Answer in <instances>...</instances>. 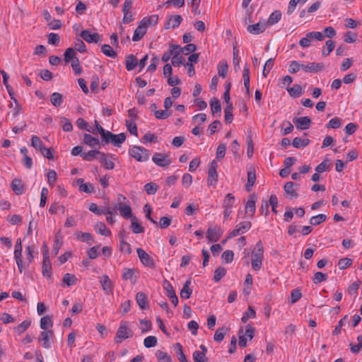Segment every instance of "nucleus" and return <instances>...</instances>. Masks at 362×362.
<instances>
[{
	"instance_id": "obj_1",
	"label": "nucleus",
	"mask_w": 362,
	"mask_h": 362,
	"mask_svg": "<svg viewBox=\"0 0 362 362\" xmlns=\"http://www.w3.org/2000/svg\"><path fill=\"white\" fill-rule=\"evenodd\" d=\"M264 259V247L261 240L258 241L255 247L252 252L251 264L252 268L255 271H259L262 268Z\"/></svg>"
},
{
	"instance_id": "obj_2",
	"label": "nucleus",
	"mask_w": 362,
	"mask_h": 362,
	"mask_svg": "<svg viewBox=\"0 0 362 362\" xmlns=\"http://www.w3.org/2000/svg\"><path fill=\"white\" fill-rule=\"evenodd\" d=\"M126 140V134L120 133L119 134H113L110 132H107L106 135L102 139L103 145L111 142L114 146L119 147L121 144Z\"/></svg>"
},
{
	"instance_id": "obj_3",
	"label": "nucleus",
	"mask_w": 362,
	"mask_h": 362,
	"mask_svg": "<svg viewBox=\"0 0 362 362\" xmlns=\"http://www.w3.org/2000/svg\"><path fill=\"white\" fill-rule=\"evenodd\" d=\"M131 332L128 327V322L126 321L121 322L115 337V342L119 344L123 340L129 338L132 336Z\"/></svg>"
},
{
	"instance_id": "obj_4",
	"label": "nucleus",
	"mask_w": 362,
	"mask_h": 362,
	"mask_svg": "<svg viewBox=\"0 0 362 362\" xmlns=\"http://www.w3.org/2000/svg\"><path fill=\"white\" fill-rule=\"evenodd\" d=\"M129 155L137 161L145 162L148 160L149 154L146 149L143 147L134 146L129 151Z\"/></svg>"
},
{
	"instance_id": "obj_5",
	"label": "nucleus",
	"mask_w": 362,
	"mask_h": 362,
	"mask_svg": "<svg viewBox=\"0 0 362 362\" xmlns=\"http://www.w3.org/2000/svg\"><path fill=\"white\" fill-rule=\"evenodd\" d=\"M218 163L216 160H212L210 163V168L208 170L207 183L209 186H215L218 182V173L216 169Z\"/></svg>"
},
{
	"instance_id": "obj_6",
	"label": "nucleus",
	"mask_w": 362,
	"mask_h": 362,
	"mask_svg": "<svg viewBox=\"0 0 362 362\" xmlns=\"http://www.w3.org/2000/svg\"><path fill=\"white\" fill-rule=\"evenodd\" d=\"M136 252L141 263L148 267L154 268L155 262L152 257L141 248H137Z\"/></svg>"
},
{
	"instance_id": "obj_7",
	"label": "nucleus",
	"mask_w": 362,
	"mask_h": 362,
	"mask_svg": "<svg viewBox=\"0 0 362 362\" xmlns=\"http://www.w3.org/2000/svg\"><path fill=\"white\" fill-rule=\"evenodd\" d=\"M152 160L160 167H165L171 163V160L168 156L160 153H155L152 157Z\"/></svg>"
},
{
	"instance_id": "obj_8",
	"label": "nucleus",
	"mask_w": 362,
	"mask_h": 362,
	"mask_svg": "<svg viewBox=\"0 0 362 362\" xmlns=\"http://www.w3.org/2000/svg\"><path fill=\"white\" fill-rule=\"evenodd\" d=\"M223 230L221 228H209L206 231V238L209 242H217L221 237Z\"/></svg>"
},
{
	"instance_id": "obj_9",
	"label": "nucleus",
	"mask_w": 362,
	"mask_h": 362,
	"mask_svg": "<svg viewBox=\"0 0 362 362\" xmlns=\"http://www.w3.org/2000/svg\"><path fill=\"white\" fill-rule=\"evenodd\" d=\"M293 122L295 124L298 129L305 130L310 127L311 119L308 116L294 117L293 119Z\"/></svg>"
},
{
	"instance_id": "obj_10",
	"label": "nucleus",
	"mask_w": 362,
	"mask_h": 362,
	"mask_svg": "<svg viewBox=\"0 0 362 362\" xmlns=\"http://www.w3.org/2000/svg\"><path fill=\"white\" fill-rule=\"evenodd\" d=\"M81 37L88 43H98L101 40V35L98 33L91 34L89 30H83L81 34Z\"/></svg>"
},
{
	"instance_id": "obj_11",
	"label": "nucleus",
	"mask_w": 362,
	"mask_h": 362,
	"mask_svg": "<svg viewBox=\"0 0 362 362\" xmlns=\"http://www.w3.org/2000/svg\"><path fill=\"white\" fill-rule=\"evenodd\" d=\"M54 337V332L52 330H45L41 332L39 337V341L42 343L44 348L48 349L50 347L51 344L49 339Z\"/></svg>"
},
{
	"instance_id": "obj_12",
	"label": "nucleus",
	"mask_w": 362,
	"mask_h": 362,
	"mask_svg": "<svg viewBox=\"0 0 362 362\" xmlns=\"http://www.w3.org/2000/svg\"><path fill=\"white\" fill-rule=\"evenodd\" d=\"M325 67V66L323 63L312 62L306 65H301V68L303 69V70H304L305 72L310 73L320 71L323 70Z\"/></svg>"
},
{
	"instance_id": "obj_13",
	"label": "nucleus",
	"mask_w": 362,
	"mask_h": 362,
	"mask_svg": "<svg viewBox=\"0 0 362 362\" xmlns=\"http://www.w3.org/2000/svg\"><path fill=\"white\" fill-rule=\"evenodd\" d=\"M298 185L293 182H288L284 185V190L289 199L297 198L298 194L296 192Z\"/></svg>"
},
{
	"instance_id": "obj_14",
	"label": "nucleus",
	"mask_w": 362,
	"mask_h": 362,
	"mask_svg": "<svg viewBox=\"0 0 362 362\" xmlns=\"http://www.w3.org/2000/svg\"><path fill=\"white\" fill-rule=\"evenodd\" d=\"M182 16L180 15H175L170 16L164 25L165 29L175 28L178 27L182 22Z\"/></svg>"
},
{
	"instance_id": "obj_15",
	"label": "nucleus",
	"mask_w": 362,
	"mask_h": 362,
	"mask_svg": "<svg viewBox=\"0 0 362 362\" xmlns=\"http://www.w3.org/2000/svg\"><path fill=\"white\" fill-rule=\"evenodd\" d=\"M257 201V196L255 194H251L245 205V213H250L251 216H253L255 210V203Z\"/></svg>"
},
{
	"instance_id": "obj_16",
	"label": "nucleus",
	"mask_w": 362,
	"mask_h": 362,
	"mask_svg": "<svg viewBox=\"0 0 362 362\" xmlns=\"http://www.w3.org/2000/svg\"><path fill=\"white\" fill-rule=\"evenodd\" d=\"M89 210L96 215L107 214L112 215L113 211L110 206L105 207L104 209L98 208L97 204L91 203L89 206Z\"/></svg>"
},
{
	"instance_id": "obj_17",
	"label": "nucleus",
	"mask_w": 362,
	"mask_h": 362,
	"mask_svg": "<svg viewBox=\"0 0 362 362\" xmlns=\"http://www.w3.org/2000/svg\"><path fill=\"white\" fill-rule=\"evenodd\" d=\"M100 284L103 291L106 294H110L113 291V285L112 281L110 279L107 275H103L100 280Z\"/></svg>"
},
{
	"instance_id": "obj_18",
	"label": "nucleus",
	"mask_w": 362,
	"mask_h": 362,
	"mask_svg": "<svg viewBox=\"0 0 362 362\" xmlns=\"http://www.w3.org/2000/svg\"><path fill=\"white\" fill-rule=\"evenodd\" d=\"M118 205V210L123 218L128 219L134 217L132 215V208L129 205H125L121 202H119Z\"/></svg>"
},
{
	"instance_id": "obj_19",
	"label": "nucleus",
	"mask_w": 362,
	"mask_h": 362,
	"mask_svg": "<svg viewBox=\"0 0 362 362\" xmlns=\"http://www.w3.org/2000/svg\"><path fill=\"white\" fill-rule=\"evenodd\" d=\"M146 29L147 27H146L144 25H142V23L140 21L139 25L134 30L132 40L134 42L139 41L146 34Z\"/></svg>"
},
{
	"instance_id": "obj_20",
	"label": "nucleus",
	"mask_w": 362,
	"mask_h": 362,
	"mask_svg": "<svg viewBox=\"0 0 362 362\" xmlns=\"http://www.w3.org/2000/svg\"><path fill=\"white\" fill-rule=\"evenodd\" d=\"M266 28L267 25L265 23H257L256 24L249 25L247 27V31L251 34L258 35L263 33L266 30Z\"/></svg>"
},
{
	"instance_id": "obj_21",
	"label": "nucleus",
	"mask_w": 362,
	"mask_h": 362,
	"mask_svg": "<svg viewBox=\"0 0 362 362\" xmlns=\"http://www.w3.org/2000/svg\"><path fill=\"white\" fill-rule=\"evenodd\" d=\"M136 300L142 310H146L148 308L146 295L144 292H138L136 295Z\"/></svg>"
},
{
	"instance_id": "obj_22",
	"label": "nucleus",
	"mask_w": 362,
	"mask_h": 362,
	"mask_svg": "<svg viewBox=\"0 0 362 362\" xmlns=\"http://www.w3.org/2000/svg\"><path fill=\"white\" fill-rule=\"evenodd\" d=\"M11 187L16 194L20 195L25 192V187L19 179H14L11 182Z\"/></svg>"
},
{
	"instance_id": "obj_23",
	"label": "nucleus",
	"mask_w": 362,
	"mask_h": 362,
	"mask_svg": "<svg viewBox=\"0 0 362 362\" xmlns=\"http://www.w3.org/2000/svg\"><path fill=\"white\" fill-rule=\"evenodd\" d=\"M191 285V280L188 279L185 281L182 288L180 291V297L184 299H188L190 298L192 289L189 288V286Z\"/></svg>"
},
{
	"instance_id": "obj_24",
	"label": "nucleus",
	"mask_w": 362,
	"mask_h": 362,
	"mask_svg": "<svg viewBox=\"0 0 362 362\" xmlns=\"http://www.w3.org/2000/svg\"><path fill=\"white\" fill-rule=\"evenodd\" d=\"M42 269L43 276L47 278H50L52 276V267L49 257L43 258Z\"/></svg>"
},
{
	"instance_id": "obj_25",
	"label": "nucleus",
	"mask_w": 362,
	"mask_h": 362,
	"mask_svg": "<svg viewBox=\"0 0 362 362\" xmlns=\"http://www.w3.org/2000/svg\"><path fill=\"white\" fill-rule=\"evenodd\" d=\"M31 146L36 150H39L41 153H43V151L46 149L40 138L35 135L31 138Z\"/></svg>"
},
{
	"instance_id": "obj_26",
	"label": "nucleus",
	"mask_w": 362,
	"mask_h": 362,
	"mask_svg": "<svg viewBox=\"0 0 362 362\" xmlns=\"http://www.w3.org/2000/svg\"><path fill=\"white\" fill-rule=\"evenodd\" d=\"M281 18V13L280 11H274L273 13L270 14L269 16L267 21L266 23L267 25H273L275 23H277Z\"/></svg>"
},
{
	"instance_id": "obj_27",
	"label": "nucleus",
	"mask_w": 362,
	"mask_h": 362,
	"mask_svg": "<svg viewBox=\"0 0 362 362\" xmlns=\"http://www.w3.org/2000/svg\"><path fill=\"white\" fill-rule=\"evenodd\" d=\"M100 160L101 164L105 169L112 170L115 168L114 163L108 159L107 154L105 153L101 152L100 155Z\"/></svg>"
},
{
	"instance_id": "obj_28",
	"label": "nucleus",
	"mask_w": 362,
	"mask_h": 362,
	"mask_svg": "<svg viewBox=\"0 0 362 362\" xmlns=\"http://www.w3.org/2000/svg\"><path fill=\"white\" fill-rule=\"evenodd\" d=\"M289 95L293 98H297L303 94V88L299 84H294L291 88H286Z\"/></svg>"
},
{
	"instance_id": "obj_29",
	"label": "nucleus",
	"mask_w": 362,
	"mask_h": 362,
	"mask_svg": "<svg viewBox=\"0 0 362 362\" xmlns=\"http://www.w3.org/2000/svg\"><path fill=\"white\" fill-rule=\"evenodd\" d=\"M79 185V189L86 193H92L94 191L93 185L90 183H83V180L79 178L76 180Z\"/></svg>"
},
{
	"instance_id": "obj_30",
	"label": "nucleus",
	"mask_w": 362,
	"mask_h": 362,
	"mask_svg": "<svg viewBox=\"0 0 362 362\" xmlns=\"http://www.w3.org/2000/svg\"><path fill=\"white\" fill-rule=\"evenodd\" d=\"M137 66V59L133 54L126 57V68L128 71L134 70Z\"/></svg>"
},
{
	"instance_id": "obj_31",
	"label": "nucleus",
	"mask_w": 362,
	"mask_h": 362,
	"mask_svg": "<svg viewBox=\"0 0 362 362\" xmlns=\"http://www.w3.org/2000/svg\"><path fill=\"white\" fill-rule=\"evenodd\" d=\"M131 222V228L134 233L139 234L144 231V227L138 222L136 217H132Z\"/></svg>"
},
{
	"instance_id": "obj_32",
	"label": "nucleus",
	"mask_w": 362,
	"mask_h": 362,
	"mask_svg": "<svg viewBox=\"0 0 362 362\" xmlns=\"http://www.w3.org/2000/svg\"><path fill=\"white\" fill-rule=\"evenodd\" d=\"M252 286V276L250 274H247L245 277L244 282L243 293L245 295H249L250 293Z\"/></svg>"
},
{
	"instance_id": "obj_33",
	"label": "nucleus",
	"mask_w": 362,
	"mask_h": 362,
	"mask_svg": "<svg viewBox=\"0 0 362 362\" xmlns=\"http://www.w3.org/2000/svg\"><path fill=\"white\" fill-rule=\"evenodd\" d=\"M50 102L54 107H60L63 102L62 95L59 93H53L50 98Z\"/></svg>"
},
{
	"instance_id": "obj_34",
	"label": "nucleus",
	"mask_w": 362,
	"mask_h": 362,
	"mask_svg": "<svg viewBox=\"0 0 362 362\" xmlns=\"http://www.w3.org/2000/svg\"><path fill=\"white\" fill-rule=\"evenodd\" d=\"M95 230L102 235L110 236L111 235L110 230L106 227L105 224L103 222H98L95 226Z\"/></svg>"
},
{
	"instance_id": "obj_35",
	"label": "nucleus",
	"mask_w": 362,
	"mask_h": 362,
	"mask_svg": "<svg viewBox=\"0 0 362 362\" xmlns=\"http://www.w3.org/2000/svg\"><path fill=\"white\" fill-rule=\"evenodd\" d=\"M141 22L142 23V25H144L147 28L149 25H155L158 22V16L155 14L148 18L145 17L141 21Z\"/></svg>"
},
{
	"instance_id": "obj_36",
	"label": "nucleus",
	"mask_w": 362,
	"mask_h": 362,
	"mask_svg": "<svg viewBox=\"0 0 362 362\" xmlns=\"http://www.w3.org/2000/svg\"><path fill=\"white\" fill-rule=\"evenodd\" d=\"M256 180V175L255 171H249L247 173V182L245 185V189L247 192L251 190V187L254 185Z\"/></svg>"
},
{
	"instance_id": "obj_37",
	"label": "nucleus",
	"mask_w": 362,
	"mask_h": 362,
	"mask_svg": "<svg viewBox=\"0 0 362 362\" xmlns=\"http://www.w3.org/2000/svg\"><path fill=\"white\" fill-rule=\"evenodd\" d=\"M83 142L91 147H94L100 144L98 139L95 138L88 134H84Z\"/></svg>"
},
{
	"instance_id": "obj_38",
	"label": "nucleus",
	"mask_w": 362,
	"mask_h": 362,
	"mask_svg": "<svg viewBox=\"0 0 362 362\" xmlns=\"http://www.w3.org/2000/svg\"><path fill=\"white\" fill-rule=\"evenodd\" d=\"M210 106L212 114L221 112V103L216 98H213L210 100Z\"/></svg>"
},
{
	"instance_id": "obj_39",
	"label": "nucleus",
	"mask_w": 362,
	"mask_h": 362,
	"mask_svg": "<svg viewBox=\"0 0 362 362\" xmlns=\"http://www.w3.org/2000/svg\"><path fill=\"white\" fill-rule=\"evenodd\" d=\"M310 144V140L308 139H302L299 137H296L293 140L292 145L297 148H300L302 147H305Z\"/></svg>"
},
{
	"instance_id": "obj_40",
	"label": "nucleus",
	"mask_w": 362,
	"mask_h": 362,
	"mask_svg": "<svg viewBox=\"0 0 362 362\" xmlns=\"http://www.w3.org/2000/svg\"><path fill=\"white\" fill-rule=\"evenodd\" d=\"M243 81L244 86L246 89L247 94L250 93V71L249 69L245 66L243 69Z\"/></svg>"
},
{
	"instance_id": "obj_41",
	"label": "nucleus",
	"mask_w": 362,
	"mask_h": 362,
	"mask_svg": "<svg viewBox=\"0 0 362 362\" xmlns=\"http://www.w3.org/2000/svg\"><path fill=\"white\" fill-rule=\"evenodd\" d=\"M122 279L124 280L132 279L134 283L136 277L134 276V270L133 269L125 268L123 269Z\"/></svg>"
},
{
	"instance_id": "obj_42",
	"label": "nucleus",
	"mask_w": 362,
	"mask_h": 362,
	"mask_svg": "<svg viewBox=\"0 0 362 362\" xmlns=\"http://www.w3.org/2000/svg\"><path fill=\"white\" fill-rule=\"evenodd\" d=\"M52 317L49 315L44 316L40 320V328L46 330L47 328L52 327Z\"/></svg>"
},
{
	"instance_id": "obj_43",
	"label": "nucleus",
	"mask_w": 362,
	"mask_h": 362,
	"mask_svg": "<svg viewBox=\"0 0 362 362\" xmlns=\"http://www.w3.org/2000/svg\"><path fill=\"white\" fill-rule=\"evenodd\" d=\"M102 52L107 57L115 58L117 57V52L114 51L112 47L109 45H103L101 47Z\"/></svg>"
},
{
	"instance_id": "obj_44",
	"label": "nucleus",
	"mask_w": 362,
	"mask_h": 362,
	"mask_svg": "<svg viewBox=\"0 0 362 362\" xmlns=\"http://www.w3.org/2000/svg\"><path fill=\"white\" fill-rule=\"evenodd\" d=\"M327 219V216L325 214H318L317 216H313L310 219V223L313 226L320 225L321 223L325 221Z\"/></svg>"
},
{
	"instance_id": "obj_45",
	"label": "nucleus",
	"mask_w": 362,
	"mask_h": 362,
	"mask_svg": "<svg viewBox=\"0 0 362 362\" xmlns=\"http://www.w3.org/2000/svg\"><path fill=\"white\" fill-rule=\"evenodd\" d=\"M100 151L96 150H90L88 153L82 154L83 159L88 161H91L94 158H97V156H100Z\"/></svg>"
},
{
	"instance_id": "obj_46",
	"label": "nucleus",
	"mask_w": 362,
	"mask_h": 362,
	"mask_svg": "<svg viewBox=\"0 0 362 362\" xmlns=\"http://www.w3.org/2000/svg\"><path fill=\"white\" fill-rule=\"evenodd\" d=\"M226 274V269L223 267H218L214 271V280L218 282Z\"/></svg>"
},
{
	"instance_id": "obj_47",
	"label": "nucleus",
	"mask_w": 362,
	"mask_h": 362,
	"mask_svg": "<svg viewBox=\"0 0 362 362\" xmlns=\"http://www.w3.org/2000/svg\"><path fill=\"white\" fill-rule=\"evenodd\" d=\"M234 202H235V197L232 194L229 193V194H226V196L223 200V209H232Z\"/></svg>"
},
{
	"instance_id": "obj_48",
	"label": "nucleus",
	"mask_w": 362,
	"mask_h": 362,
	"mask_svg": "<svg viewBox=\"0 0 362 362\" xmlns=\"http://www.w3.org/2000/svg\"><path fill=\"white\" fill-rule=\"evenodd\" d=\"M78 59L76 57V52L71 47L68 48L64 53V61L66 63L74 61V59Z\"/></svg>"
},
{
	"instance_id": "obj_49",
	"label": "nucleus",
	"mask_w": 362,
	"mask_h": 362,
	"mask_svg": "<svg viewBox=\"0 0 362 362\" xmlns=\"http://www.w3.org/2000/svg\"><path fill=\"white\" fill-rule=\"evenodd\" d=\"M62 281L64 284L67 285L68 286H70L76 284L77 279L74 275L67 273L64 274Z\"/></svg>"
},
{
	"instance_id": "obj_50",
	"label": "nucleus",
	"mask_w": 362,
	"mask_h": 362,
	"mask_svg": "<svg viewBox=\"0 0 362 362\" xmlns=\"http://www.w3.org/2000/svg\"><path fill=\"white\" fill-rule=\"evenodd\" d=\"M233 105H227L226 107L224 109V113H225V121L226 123H231L233 119V115L232 113L233 110Z\"/></svg>"
},
{
	"instance_id": "obj_51",
	"label": "nucleus",
	"mask_w": 362,
	"mask_h": 362,
	"mask_svg": "<svg viewBox=\"0 0 362 362\" xmlns=\"http://www.w3.org/2000/svg\"><path fill=\"white\" fill-rule=\"evenodd\" d=\"M228 66L226 62L222 61L218 65V75L222 78H226Z\"/></svg>"
},
{
	"instance_id": "obj_52",
	"label": "nucleus",
	"mask_w": 362,
	"mask_h": 362,
	"mask_svg": "<svg viewBox=\"0 0 362 362\" xmlns=\"http://www.w3.org/2000/svg\"><path fill=\"white\" fill-rule=\"evenodd\" d=\"M227 329L225 327H222L218 329L214 334V339L217 342H221L226 333Z\"/></svg>"
},
{
	"instance_id": "obj_53",
	"label": "nucleus",
	"mask_w": 362,
	"mask_h": 362,
	"mask_svg": "<svg viewBox=\"0 0 362 362\" xmlns=\"http://www.w3.org/2000/svg\"><path fill=\"white\" fill-rule=\"evenodd\" d=\"M157 338L154 336H148L144 341V345L146 348L154 347L157 345Z\"/></svg>"
},
{
	"instance_id": "obj_54",
	"label": "nucleus",
	"mask_w": 362,
	"mask_h": 362,
	"mask_svg": "<svg viewBox=\"0 0 362 362\" xmlns=\"http://www.w3.org/2000/svg\"><path fill=\"white\" fill-rule=\"evenodd\" d=\"M327 277L328 276L326 274H324L321 272H317L314 274L313 281L315 284H317L326 281L327 279Z\"/></svg>"
},
{
	"instance_id": "obj_55",
	"label": "nucleus",
	"mask_w": 362,
	"mask_h": 362,
	"mask_svg": "<svg viewBox=\"0 0 362 362\" xmlns=\"http://www.w3.org/2000/svg\"><path fill=\"white\" fill-rule=\"evenodd\" d=\"M341 119L339 117H334L329 120L328 124H326L327 129H337L341 126Z\"/></svg>"
},
{
	"instance_id": "obj_56",
	"label": "nucleus",
	"mask_w": 362,
	"mask_h": 362,
	"mask_svg": "<svg viewBox=\"0 0 362 362\" xmlns=\"http://www.w3.org/2000/svg\"><path fill=\"white\" fill-rule=\"evenodd\" d=\"M126 127L131 134H133L136 136H138L137 134V127L135 123V121L126 120Z\"/></svg>"
},
{
	"instance_id": "obj_57",
	"label": "nucleus",
	"mask_w": 362,
	"mask_h": 362,
	"mask_svg": "<svg viewBox=\"0 0 362 362\" xmlns=\"http://www.w3.org/2000/svg\"><path fill=\"white\" fill-rule=\"evenodd\" d=\"M252 226V223L250 221L241 222L235 226V228L240 230V234H243L248 230Z\"/></svg>"
},
{
	"instance_id": "obj_58",
	"label": "nucleus",
	"mask_w": 362,
	"mask_h": 362,
	"mask_svg": "<svg viewBox=\"0 0 362 362\" xmlns=\"http://www.w3.org/2000/svg\"><path fill=\"white\" fill-rule=\"evenodd\" d=\"M76 125L81 129L86 130L87 132H93V130L92 129V128L91 127L88 128V122L83 118H78L76 120Z\"/></svg>"
},
{
	"instance_id": "obj_59",
	"label": "nucleus",
	"mask_w": 362,
	"mask_h": 362,
	"mask_svg": "<svg viewBox=\"0 0 362 362\" xmlns=\"http://www.w3.org/2000/svg\"><path fill=\"white\" fill-rule=\"evenodd\" d=\"M326 49H323L322 51V54L324 57L329 55V54L333 51L334 48V41L329 40L325 43Z\"/></svg>"
},
{
	"instance_id": "obj_60",
	"label": "nucleus",
	"mask_w": 362,
	"mask_h": 362,
	"mask_svg": "<svg viewBox=\"0 0 362 362\" xmlns=\"http://www.w3.org/2000/svg\"><path fill=\"white\" fill-rule=\"evenodd\" d=\"M255 310L251 307L249 306L247 312L243 315V316L241 318V321L243 323L247 322L249 318H255Z\"/></svg>"
},
{
	"instance_id": "obj_61",
	"label": "nucleus",
	"mask_w": 362,
	"mask_h": 362,
	"mask_svg": "<svg viewBox=\"0 0 362 362\" xmlns=\"http://www.w3.org/2000/svg\"><path fill=\"white\" fill-rule=\"evenodd\" d=\"M158 185L153 182L145 185L144 189L148 194H155L158 191Z\"/></svg>"
},
{
	"instance_id": "obj_62",
	"label": "nucleus",
	"mask_w": 362,
	"mask_h": 362,
	"mask_svg": "<svg viewBox=\"0 0 362 362\" xmlns=\"http://www.w3.org/2000/svg\"><path fill=\"white\" fill-rule=\"evenodd\" d=\"M139 322L141 325L140 329L142 333L147 332L151 329L152 323L151 321L146 320H141Z\"/></svg>"
},
{
	"instance_id": "obj_63",
	"label": "nucleus",
	"mask_w": 362,
	"mask_h": 362,
	"mask_svg": "<svg viewBox=\"0 0 362 362\" xmlns=\"http://www.w3.org/2000/svg\"><path fill=\"white\" fill-rule=\"evenodd\" d=\"M175 347L177 349V358L180 362H187V358L183 352L182 346L180 343L175 344Z\"/></svg>"
},
{
	"instance_id": "obj_64",
	"label": "nucleus",
	"mask_w": 362,
	"mask_h": 362,
	"mask_svg": "<svg viewBox=\"0 0 362 362\" xmlns=\"http://www.w3.org/2000/svg\"><path fill=\"white\" fill-rule=\"evenodd\" d=\"M183 52V49L179 45H171L169 49V54L173 57L180 56V53Z\"/></svg>"
}]
</instances>
